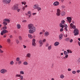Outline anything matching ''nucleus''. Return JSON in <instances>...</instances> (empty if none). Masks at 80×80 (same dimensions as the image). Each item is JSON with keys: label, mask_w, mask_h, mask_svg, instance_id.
Instances as JSON below:
<instances>
[{"label": "nucleus", "mask_w": 80, "mask_h": 80, "mask_svg": "<svg viewBox=\"0 0 80 80\" xmlns=\"http://www.w3.org/2000/svg\"><path fill=\"white\" fill-rule=\"evenodd\" d=\"M36 31V28L35 27H33L31 29L29 30V32L30 33H33Z\"/></svg>", "instance_id": "obj_1"}, {"label": "nucleus", "mask_w": 80, "mask_h": 80, "mask_svg": "<svg viewBox=\"0 0 80 80\" xmlns=\"http://www.w3.org/2000/svg\"><path fill=\"white\" fill-rule=\"evenodd\" d=\"M46 42V39H44L42 40H40L39 42V47H42V45H43V43L45 42Z\"/></svg>", "instance_id": "obj_2"}, {"label": "nucleus", "mask_w": 80, "mask_h": 80, "mask_svg": "<svg viewBox=\"0 0 80 80\" xmlns=\"http://www.w3.org/2000/svg\"><path fill=\"white\" fill-rule=\"evenodd\" d=\"M33 8L35 9H37L38 11V12H39V11H40V10H42V8L39 7V5H35L33 7Z\"/></svg>", "instance_id": "obj_3"}, {"label": "nucleus", "mask_w": 80, "mask_h": 80, "mask_svg": "<svg viewBox=\"0 0 80 80\" xmlns=\"http://www.w3.org/2000/svg\"><path fill=\"white\" fill-rule=\"evenodd\" d=\"M8 72L7 70L5 69H2L0 71V73L2 74H5L6 73H7Z\"/></svg>", "instance_id": "obj_4"}, {"label": "nucleus", "mask_w": 80, "mask_h": 80, "mask_svg": "<svg viewBox=\"0 0 80 80\" xmlns=\"http://www.w3.org/2000/svg\"><path fill=\"white\" fill-rule=\"evenodd\" d=\"M18 8V6L17 4H15L13 7H12V9L14 10H17Z\"/></svg>", "instance_id": "obj_5"}, {"label": "nucleus", "mask_w": 80, "mask_h": 80, "mask_svg": "<svg viewBox=\"0 0 80 80\" xmlns=\"http://www.w3.org/2000/svg\"><path fill=\"white\" fill-rule=\"evenodd\" d=\"M73 32L74 33V35H78L79 34L78 30V29L77 28H76L74 29Z\"/></svg>", "instance_id": "obj_6"}, {"label": "nucleus", "mask_w": 80, "mask_h": 80, "mask_svg": "<svg viewBox=\"0 0 80 80\" xmlns=\"http://www.w3.org/2000/svg\"><path fill=\"white\" fill-rule=\"evenodd\" d=\"M16 77H20L21 80L23 79V76L20 75V74H17L16 75Z\"/></svg>", "instance_id": "obj_7"}, {"label": "nucleus", "mask_w": 80, "mask_h": 80, "mask_svg": "<svg viewBox=\"0 0 80 80\" xmlns=\"http://www.w3.org/2000/svg\"><path fill=\"white\" fill-rule=\"evenodd\" d=\"M61 11H60V10L59 9H57V13H56V15L57 16H60V15Z\"/></svg>", "instance_id": "obj_8"}, {"label": "nucleus", "mask_w": 80, "mask_h": 80, "mask_svg": "<svg viewBox=\"0 0 80 80\" xmlns=\"http://www.w3.org/2000/svg\"><path fill=\"white\" fill-rule=\"evenodd\" d=\"M3 3H7L8 4L10 3V2H11V0H3L2 1Z\"/></svg>", "instance_id": "obj_9"}, {"label": "nucleus", "mask_w": 80, "mask_h": 80, "mask_svg": "<svg viewBox=\"0 0 80 80\" xmlns=\"http://www.w3.org/2000/svg\"><path fill=\"white\" fill-rule=\"evenodd\" d=\"M60 4L59 2L57 1H55L53 3V5L54 6H58Z\"/></svg>", "instance_id": "obj_10"}, {"label": "nucleus", "mask_w": 80, "mask_h": 80, "mask_svg": "<svg viewBox=\"0 0 80 80\" xmlns=\"http://www.w3.org/2000/svg\"><path fill=\"white\" fill-rule=\"evenodd\" d=\"M6 33H8V31L6 30H3L1 33V35H3V34Z\"/></svg>", "instance_id": "obj_11"}, {"label": "nucleus", "mask_w": 80, "mask_h": 80, "mask_svg": "<svg viewBox=\"0 0 80 80\" xmlns=\"http://www.w3.org/2000/svg\"><path fill=\"white\" fill-rule=\"evenodd\" d=\"M29 29L31 30L33 27V25L32 24H30L28 26Z\"/></svg>", "instance_id": "obj_12"}, {"label": "nucleus", "mask_w": 80, "mask_h": 80, "mask_svg": "<svg viewBox=\"0 0 80 80\" xmlns=\"http://www.w3.org/2000/svg\"><path fill=\"white\" fill-rule=\"evenodd\" d=\"M28 16L29 17V18H30L31 17V16H32V12H31V11H29L28 12Z\"/></svg>", "instance_id": "obj_13"}, {"label": "nucleus", "mask_w": 80, "mask_h": 80, "mask_svg": "<svg viewBox=\"0 0 80 80\" xmlns=\"http://www.w3.org/2000/svg\"><path fill=\"white\" fill-rule=\"evenodd\" d=\"M50 35V32L48 31H46L44 33V36L45 37H48Z\"/></svg>", "instance_id": "obj_14"}, {"label": "nucleus", "mask_w": 80, "mask_h": 80, "mask_svg": "<svg viewBox=\"0 0 80 80\" xmlns=\"http://www.w3.org/2000/svg\"><path fill=\"white\" fill-rule=\"evenodd\" d=\"M70 25L73 29H75V28H76V26H75V25H74L72 23H71Z\"/></svg>", "instance_id": "obj_15"}, {"label": "nucleus", "mask_w": 80, "mask_h": 80, "mask_svg": "<svg viewBox=\"0 0 80 80\" xmlns=\"http://www.w3.org/2000/svg\"><path fill=\"white\" fill-rule=\"evenodd\" d=\"M72 18H73L72 17H67V20H72Z\"/></svg>", "instance_id": "obj_16"}, {"label": "nucleus", "mask_w": 80, "mask_h": 80, "mask_svg": "<svg viewBox=\"0 0 80 80\" xmlns=\"http://www.w3.org/2000/svg\"><path fill=\"white\" fill-rule=\"evenodd\" d=\"M63 38V34H61L59 36V40H62Z\"/></svg>", "instance_id": "obj_17"}, {"label": "nucleus", "mask_w": 80, "mask_h": 80, "mask_svg": "<svg viewBox=\"0 0 80 80\" xmlns=\"http://www.w3.org/2000/svg\"><path fill=\"white\" fill-rule=\"evenodd\" d=\"M59 44V42H55L54 45L56 47H57V46H58V45Z\"/></svg>", "instance_id": "obj_18"}, {"label": "nucleus", "mask_w": 80, "mask_h": 80, "mask_svg": "<svg viewBox=\"0 0 80 80\" xmlns=\"http://www.w3.org/2000/svg\"><path fill=\"white\" fill-rule=\"evenodd\" d=\"M26 57L28 58H30L31 57V54L30 53H28L26 55Z\"/></svg>", "instance_id": "obj_19"}, {"label": "nucleus", "mask_w": 80, "mask_h": 80, "mask_svg": "<svg viewBox=\"0 0 80 80\" xmlns=\"http://www.w3.org/2000/svg\"><path fill=\"white\" fill-rule=\"evenodd\" d=\"M17 28H18V29H20V28H21V26H20V25L19 24H17Z\"/></svg>", "instance_id": "obj_20"}, {"label": "nucleus", "mask_w": 80, "mask_h": 80, "mask_svg": "<svg viewBox=\"0 0 80 80\" xmlns=\"http://www.w3.org/2000/svg\"><path fill=\"white\" fill-rule=\"evenodd\" d=\"M48 50H50L52 49V45H51L48 46Z\"/></svg>", "instance_id": "obj_21"}, {"label": "nucleus", "mask_w": 80, "mask_h": 80, "mask_svg": "<svg viewBox=\"0 0 80 80\" xmlns=\"http://www.w3.org/2000/svg\"><path fill=\"white\" fill-rule=\"evenodd\" d=\"M59 26L60 27H61V28H64V25H63V24H62L61 23L59 24Z\"/></svg>", "instance_id": "obj_22"}, {"label": "nucleus", "mask_w": 80, "mask_h": 80, "mask_svg": "<svg viewBox=\"0 0 80 80\" xmlns=\"http://www.w3.org/2000/svg\"><path fill=\"white\" fill-rule=\"evenodd\" d=\"M23 65H28V63L26 61H25L23 63Z\"/></svg>", "instance_id": "obj_23"}, {"label": "nucleus", "mask_w": 80, "mask_h": 80, "mask_svg": "<svg viewBox=\"0 0 80 80\" xmlns=\"http://www.w3.org/2000/svg\"><path fill=\"white\" fill-rule=\"evenodd\" d=\"M67 52L68 54L69 53H72V51L70 50H67Z\"/></svg>", "instance_id": "obj_24"}, {"label": "nucleus", "mask_w": 80, "mask_h": 80, "mask_svg": "<svg viewBox=\"0 0 80 80\" xmlns=\"http://www.w3.org/2000/svg\"><path fill=\"white\" fill-rule=\"evenodd\" d=\"M27 7H28V6H27V5H26V6H24L22 8V9L24 11L25 9V8H27Z\"/></svg>", "instance_id": "obj_25"}, {"label": "nucleus", "mask_w": 80, "mask_h": 80, "mask_svg": "<svg viewBox=\"0 0 80 80\" xmlns=\"http://www.w3.org/2000/svg\"><path fill=\"white\" fill-rule=\"evenodd\" d=\"M70 40V38H66L65 39V41H66V42H68Z\"/></svg>", "instance_id": "obj_26"}, {"label": "nucleus", "mask_w": 80, "mask_h": 80, "mask_svg": "<svg viewBox=\"0 0 80 80\" xmlns=\"http://www.w3.org/2000/svg\"><path fill=\"white\" fill-rule=\"evenodd\" d=\"M10 64L11 65H13L14 64V62L13 61H12L10 62Z\"/></svg>", "instance_id": "obj_27"}, {"label": "nucleus", "mask_w": 80, "mask_h": 80, "mask_svg": "<svg viewBox=\"0 0 80 80\" xmlns=\"http://www.w3.org/2000/svg\"><path fill=\"white\" fill-rule=\"evenodd\" d=\"M65 12H63L62 13V16H65Z\"/></svg>", "instance_id": "obj_28"}, {"label": "nucleus", "mask_w": 80, "mask_h": 80, "mask_svg": "<svg viewBox=\"0 0 80 80\" xmlns=\"http://www.w3.org/2000/svg\"><path fill=\"white\" fill-rule=\"evenodd\" d=\"M60 78H64V75H63V74H61L60 75Z\"/></svg>", "instance_id": "obj_29"}, {"label": "nucleus", "mask_w": 80, "mask_h": 80, "mask_svg": "<svg viewBox=\"0 0 80 80\" xmlns=\"http://www.w3.org/2000/svg\"><path fill=\"white\" fill-rule=\"evenodd\" d=\"M7 42L9 43H10V42H11V40H10V38L8 39L7 40Z\"/></svg>", "instance_id": "obj_30"}, {"label": "nucleus", "mask_w": 80, "mask_h": 80, "mask_svg": "<svg viewBox=\"0 0 80 80\" xmlns=\"http://www.w3.org/2000/svg\"><path fill=\"white\" fill-rule=\"evenodd\" d=\"M16 43H17V44H18L20 43V42H19V41H18V39L16 40Z\"/></svg>", "instance_id": "obj_31"}, {"label": "nucleus", "mask_w": 80, "mask_h": 80, "mask_svg": "<svg viewBox=\"0 0 80 80\" xmlns=\"http://www.w3.org/2000/svg\"><path fill=\"white\" fill-rule=\"evenodd\" d=\"M28 37L30 38H32V36L31 34H29L28 35Z\"/></svg>", "instance_id": "obj_32"}, {"label": "nucleus", "mask_w": 80, "mask_h": 80, "mask_svg": "<svg viewBox=\"0 0 80 80\" xmlns=\"http://www.w3.org/2000/svg\"><path fill=\"white\" fill-rule=\"evenodd\" d=\"M18 38L20 40H22V36H19Z\"/></svg>", "instance_id": "obj_33"}, {"label": "nucleus", "mask_w": 80, "mask_h": 80, "mask_svg": "<svg viewBox=\"0 0 80 80\" xmlns=\"http://www.w3.org/2000/svg\"><path fill=\"white\" fill-rule=\"evenodd\" d=\"M20 74H22V75H23L24 74V72L22 71H21L20 72Z\"/></svg>", "instance_id": "obj_34"}, {"label": "nucleus", "mask_w": 80, "mask_h": 80, "mask_svg": "<svg viewBox=\"0 0 80 80\" xmlns=\"http://www.w3.org/2000/svg\"><path fill=\"white\" fill-rule=\"evenodd\" d=\"M3 24L4 26H6V25H7V23L6 22H3Z\"/></svg>", "instance_id": "obj_35"}, {"label": "nucleus", "mask_w": 80, "mask_h": 80, "mask_svg": "<svg viewBox=\"0 0 80 80\" xmlns=\"http://www.w3.org/2000/svg\"><path fill=\"white\" fill-rule=\"evenodd\" d=\"M16 62H18L20 60V58L18 57L16 59Z\"/></svg>", "instance_id": "obj_36"}, {"label": "nucleus", "mask_w": 80, "mask_h": 80, "mask_svg": "<svg viewBox=\"0 0 80 80\" xmlns=\"http://www.w3.org/2000/svg\"><path fill=\"white\" fill-rule=\"evenodd\" d=\"M22 5H26V2L24 1L22 2H21Z\"/></svg>", "instance_id": "obj_37"}, {"label": "nucleus", "mask_w": 80, "mask_h": 80, "mask_svg": "<svg viewBox=\"0 0 80 80\" xmlns=\"http://www.w3.org/2000/svg\"><path fill=\"white\" fill-rule=\"evenodd\" d=\"M32 45H33L34 47L35 46H36V43L35 42H32Z\"/></svg>", "instance_id": "obj_38"}, {"label": "nucleus", "mask_w": 80, "mask_h": 80, "mask_svg": "<svg viewBox=\"0 0 80 80\" xmlns=\"http://www.w3.org/2000/svg\"><path fill=\"white\" fill-rule=\"evenodd\" d=\"M18 65H20V64H21V63H22V61H18Z\"/></svg>", "instance_id": "obj_39"}, {"label": "nucleus", "mask_w": 80, "mask_h": 80, "mask_svg": "<svg viewBox=\"0 0 80 80\" xmlns=\"http://www.w3.org/2000/svg\"><path fill=\"white\" fill-rule=\"evenodd\" d=\"M64 55H66L67 54V52L66 51H64Z\"/></svg>", "instance_id": "obj_40"}, {"label": "nucleus", "mask_w": 80, "mask_h": 80, "mask_svg": "<svg viewBox=\"0 0 80 80\" xmlns=\"http://www.w3.org/2000/svg\"><path fill=\"white\" fill-rule=\"evenodd\" d=\"M35 39H33L32 40V43H35Z\"/></svg>", "instance_id": "obj_41"}, {"label": "nucleus", "mask_w": 80, "mask_h": 80, "mask_svg": "<svg viewBox=\"0 0 80 80\" xmlns=\"http://www.w3.org/2000/svg\"><path fill=\"white\" fill-rule=\"evenodd\" d=\"M61 7L62 9L65 8V6L64 5H62L61 6Z\"/></svg>", "instance_id": "obj_42"}, {"label": "nucleus", "mask_w": 80, "mask_h": 80, "mask_svg": "<svg viewBox=\"0 0 80 80\" xmlns=\"http://www.w3.org/2000/svg\"><path fill=\"white\" fill-rule=\"evenodd\" d=\"M49 45V44H48V43H47L46 44V47H48Z\"/></svg>", "instance_id": "obj_43"}, {"label": "nucleus", "mask_w": 80, "mask_h": 80, "mask_svg": "<svg viewBox=\"0 0 80 80\" xmlns=\"http://www.w3.org/2000/svg\"><path fill=\"white\" fill-rule=\"evenodd\" d=\"M78 63H80V58H79L78 60Z\"/></svg>", "instance_id": "obj_44"}, {"label": "nucleus", "mask_w": 80, "mask_h": 80, "mask_svg": "<svg viewBox=\"0 0 80 80\" xmlns=\"http://www.w3.org/2000/svg\"><path fill=\"white\" fill-rule=\"evenodd\" d=\"M72 73L73 74H75V73H76V72L75 71H73L72 72Z\"/></svg>", "instance_id": "obj_45"}, {"label": "nucleus", "mask_w": 80, "mask_h": 80, "mask_svg": "<svg viewBox=\"0 0 80 80\" xmlns=\"http://www.w3.org/2000/svg\"><path fill=\"white\" fill-rule=\"evenodd\" d=\"M3 29H4V30L7 29V26H5L3 27Z\"/></svg>", "instance_id": "obj_46"}, {"label": "nucleus", "mask_w": 80, "mask_h": 80, "mask_svg": "<svg viewBox=\"0 0 80 80\" xmlns=\"http://www.w3.org/2000/svg\"><path fill=\"white\" fill-rule=\"evenodd\" d=\"M65 22V21L64 20H63L62 21V24H64V23Z\"/></svg>", "instance_id": "obj_47"}, {"label": "nucleus", "mask_w": 80, "mask_h": 80, "mask_svg": "<svg viewBox=\"0 0 80 80\" xmlns=\"http://www.w3.org/2000/svg\"><path fill=\"white\" fill-rule=\"evenodd\" d=\"M64 27H65L66 28H67L68 27V26H67V24H65L64 26Z\"/></svg>", "instance_id": "obj_48"}, {"label": "nucleus", "mask_w": 80, "mask_h": 80, "mask_svg": "<svg viewBox=\"0 0 80 80\" xmlns=\"http://www.w3.org/2000/svg\"><path fill=\"white\" fill-rule=\"evenodd\" d=\"M5 22H6L8 23H10V20H6V21H5Z\"/></svg>", "instance_id": "obj_49"}, {"label": "nucleus", "mask_w": 80, "mask_h": 80, "mask_svg": "<svg viewBox=\"0 0 80 80\" xmlns=\"http://www.w3.org/2000/svg\"><path fill=\"white\" fill-rule=\"evenodd\" d=\"M68 54L66 55V56H65V58H68Z\"/></svg>", "instance_id": "obj_50"}, {"label": "nucleus", "mask_w": 80, "mask_h": 80, "mask_svg": "<svg viewBox=\"0 0 80 80\" xmlns=\"http://www.w3.org/2000/svg\"><path fill=\"white\" fill-rule=\"evenodd\" d=\"M0 53H3V51L0 49Z\"/></svg>", "instance_id": "obj_51"}, {"label": "nucleus", "mask_w": 80, "mask_h": 80, "mask_svg": "<svg viewBox=\"0 0 80 80\" xmlns=\"http://www.w3.org/2000/svg\"><path fill=\"white\" fill-rule=\"evenodd\" d=\"M10 19H5L4 20H10Z\"/></svg>", "instance_id": "obj_52"}, {"label": "nucleus", "mask_w": 80, "mask_h": 80, "mask_svg": "<svg viewBox=\"0 0 80 80\" xmlns=\"http://www.w3.org/2000/svg\"><path fill=\"white\" fill-rule=\"evenodd\" d=\"M72 42H73V39H71V40H70V43H72Z\"/></svg>", "instance_id": "obj_53"}, {"label": "nucleus", "mask_w": 80, "mask_h": 80, "mask_svg": "<svg viewBox=\"0 0 80 80\" xmlns=\"http://www.w3.org/2000/svg\"><path fill=\"white\" fill-rule=\"evenodd\" d=\"M63 28H62L60 29V32H62V31H63Z\"/></svg>", "instance_id": "obj_54"}, {"label": "nucleus", "mask_w": 80, "mask_h": 80, "mask_svg": "<svg viewBox=\"0 0 80 80\" xmlns=\"http://www.w3.org/2000/svg\"><path fill=\"white\" fill-rule=\"evenodd\" d=\"M68 71H71V70H72V69L69 68H68Z\"/></svg>", "instance_id": "obj_55"}, {"label": "nucleus", "mask_w": 80, "mask_h": 80, "mask_svg": "<svg viewBox=\"0 0 80 80\" xmlns=\"http://www.w3.org/2000/svg\"><path fill=\"white\" fill-rule=\"evenodd\" d=\"M22 22H23V23H25V22H27V21H26V20L22 21Z\"/></svg>", "instance_id": "obj_56"}, {"label": "nucleus", "mask_w": 80, "mask_h": 80, "mask_svg": "<svg viewBox=\"0 0 80 80\" xmlns=\"http://www.w3.org/2000/svg\"><path fill=\"white\" fill-rule=\"evenodd\" d=\"M78 45L79 46V47H80V42L78 41Z\"/></svg>", "instance_id": "obj_57"}, {"label": "nucleus", "mask_w": 80, "mask_h": 80, "mask_svg": "<svg viewBox=\"0 0 80 80\" xmlns=\"http://www.w3.org/2000/svg\"><path fill=\"white\" fill-rule=\"evenodd\" d=\"M23 47H24V48H27V46H26L25 45H23Z\"/></svg>", "instance_id": "obj_58"}, {"label": "nucleus", "mask_w": 80, "mask_h": 80, "mask_svg": "<svg viewBox=\"0 0 80 80\" xmlns=\"http://www.w3.org/2000/svg\"><path fill=\"white\" fill-rule=\"evenodd\" d=\"M37 14L36 13H32L33 15H36Z\"/></svg>", "instance_id": "obj_59"}, {"label": "nucleus", "mask_w": 80, "mask_h": 80, "mask_svg": "<svg viewBox=\"0 0 80 80\" xmlns=\"http://www.w3.org/2000/svg\"><path fill=\"white\" fill-rule=\"evenodd\" d=\"M80 70H78L77 71V73H80Z\"/></svg>", "instance_id": "obj_60"}, {"label": "nucleus", "mask_w": 80, "mask_h": 80, "mask_svg": "<svg viewBox=\"0 0 80 80\" xmlns=\"http://www.w3.org/2000/svg\"><path fill=\"white\" fill-rule=\"evenodd\" d=\"M17 11L18 12H20V9H17Z\"/></svg>", "instance_id": "obj_61"}, {"label": "nucleus", "mask_w": 80, "mask_h": 80, "mask_svg": "<svg viewBox=\"0 0 80 80\" xmlns=\"http://www.w3.org/2000/svg\"><path fill=\"white\" fill-rule=\"evenodd\" d=\"M64 29L65 30H66V31H68V30L67 29V28H65Z\"/></svg>", "instance_id": "obj_62"}, {"label": "nucleus", "mask_w": 80, "mask_h": 80, "mask_svg": "<svg viewBox=\"0 0 80 80\" xmlns=\"http://www.w3.org/2000/svg\"><path fill=\"white\" fill-rule=\"evenodd\" d=\"M6 36H7V35L6 34H5L4 35L3 37H4V38H5Z\"/></svg>", "instance_id": "obj_63"}, {"label": "nucleus", "mask_w": 80, "mask_h": 80, "mask_svg": "<svg viewBox=\"0 0 80 80\" xmlns=\"http://www.w3.org/2000/svg\"><path fill=\"white\" fill-rule=\"evenodd\" d=\"M65 37H67V34H66L64 36Z\"/></svg>", "instance_id": "obj_64"}]
</instances>
